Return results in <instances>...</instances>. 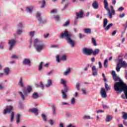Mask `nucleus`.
I'll return each instance as SVG.
<instances>
[{"label": "nucleus", "mask_w": 127, "mask_h": 127, "mask_svg": "<svg viewBox=\"0 0 127 127\" xmlns=\"http://www.w3.org/2000/svg\"><path fill=\"white\" fill-rule=\"evenodd\" d=\"M114 90L116 92H124L127 100V85L124 81L116 82L114 84Z\"/></svg>", "instance_id": "1"}, {"label": "nucleus", "mask_w": 127, "mask_h": 127, "mask_svg": "<svg viewBox=\"0 0 127 127\" xmlns=\"http://www.w3.org/2000/svg\"><path fill=\"white\" fill-rule=\"evenodd\" d=\"M64 37L67 43L70 44L72 47L75 46V41L72 39V37H73V35H72V34L68 32V31L65 30L64 33H62L60 36V38L61 39H63Z\"/></svg>", "instance_id": "2"}, {"label": "nucleus", "mask_w": 127, "mask_h": 127, "mask_svg": "<svg viewBox=\"0 0 127 127\" xmlns=\"http://www.w3.org/2000/svg\"><path fill=\"white\" fill-rule=\"evenodd\" d=\"M34 45L38 52H40L41 50L44 49V44L42 43V41L38 38H36L34 40Z\"/></svg>", "instance_id": "3"}, {"label": "nucleus", "mask_w": 127, "mask_h": 127, "mask_svg": "<svg viewBox=\"0 0 127 127\" xmlns=\"http://www.w3.org/2000/svg\"><path fill=\"white\" fill-rule=\"evenodd\" d=\"M31 86H28L27 89H23V93L20 91L19 92V94L20 95L22 101H24V100H25V98L27 97V93H30V92H31Z\"/></svg>", "instance_id": "4"}, {"label": "nucleus", "mask_w": 127, "mask_h": 127, "mask_svg": "<svg viewBox=\"0 0 127 127\" xmlns=\"http://www.w3.org/2000/svg\"><path fill=\"white\" fill-rule=\"evenodd\" d=\"M108 22H109V21H108V19L104 18L103 22V27L104 28V29L105 30H109L110 29V27L113 26V23H110L107 26V24H108Z\"/></svg>", "instance_id": "5"}, {"label": "nucleus", "mask_w": 127, "mask_h": 127, "mask_svg": "<svg viewBox=\"0 0 127 127\" xmlns=\"http://www.w3.org/2000/svg\"><path fill=\"white\" fill-rule=\"evenodd\" d=\"M118 63L120 65H121L123 68H125V69H127V62H126V61H123V58H121L119 60Z\"/></svg>", "instance_id": "6"}, {"label": "nucleus", "mask_w": 127, "mask_h": 127, "mask_svg": "<svg viewBox=\"0 0 127 127\" xmlns=\"http://www.w3.org/2000/svg\"><path fill=\"white\" fill-rule=\"evenodd\" d=\"M60 60L61 61H66V60H67V55H63L61 57V58H60V56L59 55H58L57 56V62L59 63V62H60Z\"/></svg>", "instance_id": "7"}, {"label": "nucleus", "mask_w": 127, "mask_h": 127, "mask_svg": "<svg viewBox=\"0 0 127 127\" xmlns=\"http://www.w3.org/2000/svg\"><path fill=\"white\" fill-rule=\"evenodd\" d=\"M13 109V108L11 106H10L8 107H7L3 111V115H6V114H9L11 113V112H12Z\"/></svg>", "instance_id": "8"}, {"label": "nucleus", "mask_w": 127, "mask_h": 127, "mask_svg": "<svg viewBox=\"0 0 127 127\" xmlns=\"http://www.w3.org/2000/svg\"><path fill=\"white\" fill-rule=\"evenodd\" d=\"M15 43H16V41H15V40L12 39L8 41V44L10 46L9 50H11L13 48Z\"/></svg>", "instance_id": "9"}, {"label": "nucleus", "mask_w": 127, "mask_h": 127, "mask_svg": "<svg viewBox=\"0 0 127 127\" xmlns=\"http://www.w3.org/2000/svg\"><path fill=\"white\" fill-rule=\"evenodd\" d=\"M92 49L84 48L83 49V53L86 55H92Z\"/></svg>", "instance_id": "10"}, {"label": "nucleus", "mask_w": 127, "mask_h": 127, "mask_svg": "<svg viewBox=\"0 0 127 127\" xmlns=\"http://www.w3.org/2000/svg\"><path fill=\"white\" fill-rule=\"evenodd\" d=\"M100 94L101 95V97H102L103 98H107V92H106V89H105V88H101Z\"/></svg>", "instance_id": "11"}, {"label": "nucleus", "mask_w": 127, "mask_h": 127, "mask_svg": "<svg viewBox=\"0 0 127 127\" xmlns=\"http://www.w3.org/2000/svg\"><path fill=\"white\" fill-rule=\"evenodd\" d=\"M75 14L76 15V19H78V18H81L83 17V14H84V12L82 11V10H80L78 13L76 12Z\"/></svg>", "instance_id": "12"}, {"label": "nucleus", "mask_w": 127, "mask_h": 127, "mask_svg": "<svg viewBox=\"0 0 127 127\" xmlns=\"http://www.w3.org/2000/svg\"><path fill=\"white\" fill-rule=\"evenodd\" d=\"M103 3L104 4V8L106 9L107 11H110V8H109V3H108V0H104Z\"/></svg>", "instance_id": "13"}, {"label": "nucleus", "mask_w": 127, "mask_h": 127, "mask_svg": "<svg viewBox=\"0 0 127 127\" xmlns=\"http://www.w3.org/2000/svg\"><path fill=\"white\" fill-rule=\"evenodd\" d=\"M22 64L23 65H28V66H30L31 65L30 60L27 59H24Z\"/></svg>", "instance_id": "14"}, {"label": "nucleus", "mask_w": 127, "mask_h": 127, "mask_svg": "<svg viewBox=\"0 0 127 127\" xmlns=\"http://www.w3.org/2000/svg\"><path fill=\"white\" fill-rule=\"evenodd\" d=\"M99 53H100V49H95V50H93V49H92L91 54H93L94 56H96V55H98Z\"/></svg>", "instance_id": "15"}, {"label": "nucleus", "mask_w": 127, "mask_h": 127, "mask_svg": "<svg viewBox=\"0 0 127 127\" xmlns=\"http://www.w3.org/2000/svg\"><path fill=\"white\" fill-rule=\"evenodd\" d=\"M29 112H30L31 113H33V114H35V115H36V116L38 115V109L37 108L30 109L29 110Z\"/></svg>", "instance_id": "16"}, {"label": "nucleus", "mask_w": 127, "mask_h": 127, "mask_svg": "<svg viewBox=\"0 0 127 127\" xmlns=\"http://www.w3.org/2000/svg\"><path fill=\"white\" fill-rule=\"evenodd\" d=\"M92 74L93 76H97L98 75V69L95 66L92 67Z\"/></svg>", "instance_id": "17"}, {"label": "nucleus", "mask_w": 127, "mask_h": 127, "mask_svg": "<svg viewBox=\"0 0 127 127\" xmlns=\"http://www.w3.org/2000/svg\"><path fill=\"white\" fill-rule=\"evenodd\" d=\"M92 7L94 9H98L99 8V3L97 1H95L92 3Z\"/></svg>", "instance_id": "18"}, {"label": "nucleus", "mask_w": 127, "mask_h": 127, "mask_svg": "<svg viewBox=\"0 0 127 127\" xmlns=\"http://www.w3.org/2000/svg\"><path fill=\"white\" fill-rule=\"evenodd\" d=\"M83 31L86 34H91L92 33V29L90 28L84 29Z\"/></svg>", "instance_id": "19"}, {"label": "nucleus", "mask_w": 127, "mask_h": 127, "mask_svg": "<svg viewBox=\"0 0 127 127\" xmlns=\"http://www.w3.org/2000/svg\"><path fill=\"white\" fill-rule=\"evenodd\" d=\"M47 84H46L45 86L47 88H49L51 85H52V80L51 79H49L47 81Z\"/></svg>", "instance_id": "20"}, {"label": "nucleus", "mask_w": 127, "mask_h": 127, "mask_svg": "<svg viewBox=\"0 0 127 127\" xmlns=\"http://www.w3.org/2000/svg\"><path fill=\"white\" fill-rule=\"evenodd\" d=\"M113 78L115 82H118V81H119V82H122L123 81L120 77H119V76H117V75L113 77Z\"/></svg>", "instance_id": "21"}, {"label": "nucleus", "mask_w": 127, "mask_h": 127, "mask_svg": "<svg viewBox=\"0 0 127 127\" xmlns=\"http://www.w3.org/2000/svg\"><path fill=\"white\" fill-rule=\"evenodd\" d=\"M112 120H113V117L112 116L108 115L106 117V122L109 123V122H111Z\"/></svg>", "instance_id": "22"}, {"label": "nucleus", "mask_w": 127, "mask_h": 127, "mask_svg": "<svg viewBox=\"0 0 127 127\" xmlns=\"http://www.w3.org/2000/svg\"><path fill=\"white\" fill-rule=\"evenodd\" d=\"M39 97V95H38V93L37 92H34L33 93V95L32 96V99H37Z\"/></svg>", "instance_id": "23"}, {"label": "nucleus", "mask_w": 127, "mask_h": 127, "mask_svg": "<svg viewBox=\"0 0 127 127\" xmlns=\"http://www.w3.org/2000/svg\"><path fill=\"white\" fill-rule=\"evenodd\" d=\"M62 93L63 94V99L64 100H66V98H67V94H66V93L64 92V90H62Z\"/></svg>", "instance_id": "24"}, {"label": "nucleus", "mask_w": 127, "mask_h": 127, "mask_svg": "<svg viewBox=\"0 0 127 127\" xmlns=\"http://www.w3.org/2000/svg\"><path fill=\"white\" fill-rule=\"evenodd\" d=\"M20 122V114H18L16 116V123L19 124Z\"/></svg>", "instance_id": "25"}, {"label": "nucleus", "mask_w": 127, "mask_h": 127, "mask_svg": "<svg viewBox=\"0 0 127 127\" xmlns=\"http://www.w3.org/2000/svg\"><path fill=\"white\" fill-rule=\"evenodd\" d=\"M4 73H5L6 76H7L9 73V68L8 67L5 68L4 69Z\"/></svg>", "instance_id": "26"}, {"label": "nucleus", "mask_w": 127, "mask_h": 127, "mask_svg": "<svg viewBox=\"0 0 127 127\" xmlns=\"http://www.w3.org/2000/svg\"><path fill=\"white\" fill-rule=\"evenodd\" d=\"M52 108L53 110V115H56V107H55V105H52Z\"/></svg>", "instance_id": "27"}, {"label": "nucleus", "mask_w": 127, "mask_h": 127, "mask_svg": "<svg viewBox=\"0 0 127 127\" xmlns=\"http://www.w3.org/2000/svg\"><path fill=\"white\" fill-rule=\"evenodd\" d=\"M70 72H71V68H68L66 69V70L64 72V75L65 76H67V75H68V74H69V73H70Z\"/></svg>", "instance_id": "28"}, {"label": "nucleus", "mask_w": 127, "mask_h": 127, "mask_svg": "<svg viewBox=\"0 0 127 127\" xmlns=\"http://www.w3.org/2000/svg\"><path fill=\"white\" fill-rule=\"evenodd\" d=\"M122 114L123 115V118L124 119V120H127V113L125 112H123Z\"/></svg>", "instance_id": "29"}, {"label": "nucleus", "mask_w": 127, "mask_h": 127, "mask_svg": "<svg viewBox=\"0 0 127 127\" xmlns=\"http://www.w3.org/2000/svg\"><path fill=\"white\" fill-rule=\"evenodd\" d=\"M46 4V1L45 0H43V1L42 2V5H41V8H44V6H45V5Z\"/></svg>", "instance_id": "30"}, {"label": "nucleus", "mask_w": 127, "mask_h": 127, "mask_svg": "<svg viewBox=\"0 0 127 127\" xmlns=\"http://www.w3.org/2000/svg\"><path fill=\"white\" fill-rule=\"evenodd\" d=\"M19 85L20 87H23V83L22 82V77H20V78Z\"/></svg>", "instance_id": "31"}, {"label": "nucleus", "mask_w": 127, "mask_h": 127, "mask_svg": "<svg viewBox=\"0 0 127 127\" xmlns=\"http://www.w3.org/2000/svg\"><path fill=\"white\" fill-rule=\"evenodd\" d=\"M105 87L106 91H109V90H111V88L109 86V85L107 84V83H105Z\"/></svg>", "instance_id": "32"}, {"label": "nucleus", "mask_w": 127, "mask_h": 127, "mask_svg": "<svg viewBox=\"0 0 127 127\" xmlns=\"http://www.w3.org/2000/svg\"><path fill=\"white\" fill-rule=\"evenodd\" d=\"M43 67V62H41L39 66V71H41L42 68Z\"/></svg>", "instance_id": "33"}, {"label": "nucleus", "mask_w": 127, "mask_h": 127, "mask_svg": "<svg viewBox=\"0 0 127 127\" xmlns=\"http://www.w3.org/2000/svg\"><path fill=\"white\" fill-rule=\"evenodd\" d=\"M33 9V8H30V7H26V10L27 12H30V13L32 12Z\"/></svg>", "instance_id": "34"}, {"label": "nucleus", "mask_w": 127, "mask_h": 127, "mask_svg": "<svg viewBox=\"0 0 127 127\" xmlns=\"http://www.w3.org/2000/svg\"><path fill=\"white\" fill-rule=\"evenodd\" d=\"M92 42L93 44L94 45V46H97L98 45L97 44V42L96 41V40L94 38H92Z\"/></svg>", "instance_id": "35"}, {"label": "nucleus", "mask_w": 127, "mask_h": 127, "mask_svg": "<svg viewBox=\"0 0 127 127\" xmlns=\"http://www.w3.org/2000/svg\"><path fill=\"white\" fill-rule=\"evenodd\" d=\"M120 70H121V67H120V64L118 63L116 66V71L117 72H120Z\"/></svg>", "instance_id": "36"}, {"label": "nucleus", "mask_w": 127, "mask_h": 127, "mask_svg": "<svg viewBox=\"0 0 127 127\" xmlns=\"http://www.w3.org/2000/svg\"><path fill=\"white\" fill-rule=\"evenodd\" d=\"M104 66L105 68H108V60L106 59L104 61Z\"/></svg>", "instance_id": "37"}, {"label": "nucleus", "mask_w": 127, "mask_h": 127, "mask_svg": "<svg viewBox=\"0 0 127 127\" xmlns=\"http://www.w3.org/2000/svg\"><path fill=\"white\" fill-rule=\"evenodd\" d=\"M61 83L62 85H64V86H67V85H66V81L63 79H61Z\"/></svg>", "instance_id": "38"}, {"label": "nucleus", "mask_w": 127, "mask_h": 127, "mask_svg": "<svg viewBox=\"0 0 127 127\" xmlns=\"http://www.w3.org/2000/svg\"><path fill=\"white\" fill-rule=\"evenodd\" d=\"M92 119L90 116L85 115L83 116L84 120H91Z\"/></svg>", "instance_id": "39"}, {"label": "nucleus", "mask_w": 127, "mask_h": 127, "mask_svg": "<svg viewBox=\"0 0 127 127\" xmlns=\"http://www.w3.org/2000/svg\"><path fill=\"white\" fill-rule=\"evenodd\" d=\"M13 119H14V113L13 112H12L11 113L10 122H12L13 121Z\"/></svg>", "instance_id": "40"}, {"label": "nucleus", "mask_w": 127, "mask_h": 127, "mask_svg": "<svg viewBox=\"0 0 127 127\" xmlns=\"http://www.w3.org/2000/svg\"><path fill=\"white\" fill-rule=\"evenodd\" d=\"M54 18L56 20V21H59V20H60V17L59 15L55 16Z\"/></svg>", "instance_id": "41"}, {"label": "nucleus", "mask_w": 127, "mask_h": 127, "mask_svg": "<svg viewBox=\"0 0 127 127\" xmlns=\"http://www.w3.org/2000/svg\"><path fill=\"white\" fill-rule=\"evenodd\" d=\"M68 5H69V2H66V4H65L64 8L62 9V10L63 11V10H65V9H66V8L67 7H68Z\"/></svg>", "instance_id": "42"}, {"label": "nucleus", "mask_w": 127, "mask_h": 127, "mask_svg": "<svg viewBox=\"0 0 127 127\" xmlns=\"http://www.w3.org/2000/svg\"><path fill=\"white\" fill-rule=\"evenodd\" d=\"M51 13H54V14H55V13H57V9H53L51 11Z\"/></svg>", "instance_id": "43"}, {"label": "nucleus", "mask_w": 127, "mask_h": 127, "mask_svg": "<svg viewBox=\"0 0 127 127\" xmlns=\"http://www.w3.org/2000/svg\"><path fill=\"white\" fill-rule=\"evenodd\" d=\"M37 17H39V18L38 19V20H39V21H41V16H40V14L39 12L37 13Z\"/></svg>", "instance_id": "44"}, {"label": "nucleus", "mask_w": 127, "mask_h": 127, "mask_svg": "<svg viewBox=\"0 0 127 127\" xmlns=\"http://www.w3.org/2000/svg\"><path fill=\"white\" fill-rule=\"evenodd\" d=\"M42 117L44 122H46L47 121V118H46V116H45V115L42 114Z\"/></svg>", "instance_id": "45"}, {"label": "nucleus", "mask_w": 127, "mask_h": 127, "mask_svg": "<svg viewBox=\"0 0 127 127\" xmlns=\"http://www.w3.org/2000/svg\"><path fill=\"white\" fill-rule=\"evenodd\" d=\"M64 87V93H67L68 92V87H67V85H65Z\"/></svg>", "instance_id": "46"}, {"label": "nucleus", "mask_w": 127, "mask_h": 127, "mask_svg": "<svg viewBox=\"0 0 127 127\" xmlns=\"http://www.w3.org/2000/svg\"><path fill=\"white\" fill-rule=\"evenodd\" d=\"M69 23H70V22L67 20L64 23L63 26H68V25H69Z\"/></svg>", "instance_id": "47"}, {"label": "nucleus", "mask_w": 127, "mask_h": 127, "mask_svg": "<svg viewBox=\"0 0 127 127\" xmlns=\"http://www.w3.org/2000/svg\"><path fill=\"white\" fill-rule=\"evenodd\" d=\"M76 88L77 89V90L78 91H79V90H80V83L79 82H78L77 84H76Z\"/></svg>", "instance_id": "48"}, {"label": "nucleus", "mask_w": 127, "mask_h": 127, "mask_svg": "<svg viewBox=\"0 0 127 127\" xmlns=\"http://www.w3.org/2000/svg\"><path fill=\"white\" fill-rule=\"evenodd\" d=\"M111 74L113 76V78L116 76H117V74L116 73V71L112 70Z\"/></svg>", "instance_id": "49"}, {"label": "nucleus", "mask_w": 127, "mask_h": 127, "mask_svg": "<svg viewBox=\"0 0 127 127\" xmlns=\"http://www.w3.org/2000/svg\"><path fill=\"white\" fill-rule=\"evenodd\" d=\"M11 58L13 59H17L18 58V57L15 55H13L11 57Z\"/></svg>", "instance_id": "50"}, {"label": "nucleus", "mask_w": 127, "mask_h": 127, "mask_svg": "<svg viewBox=\"0 0 127 127\" xmlns=\"http://www.w3.org/2000/svg\"><path fill=\"white\" fill-rule=\"evenodd\" d=\"M83 37H85V35H82L81 33L79 34V38H80V39H81V38H83Z\"/></svg>", "instance_id": "51"}, {"label": "nucleus", "mask_w": 127, "mask_h": 127, "mask_svg": "<svg viewBox=\"0 0 127 127\" xmlns=\"http://www.w3.org/2000/svg\"><path fill=\"white\" fill-rule=\"evenodd\" d=\"M71 104L72 105H73V104H75V98H73L71 99Z\"/></svg>", "instance_id": "52"}, {"label": "nucleus", "mask_w": 127, "mask_h": 127, "mask_svg": "<svg viewBox=\"0 0 127 127\" xmlns=\"http://www.w3.org/2000/svg\"><path fill=\"white\" fill-rule=\"evenodd\" d=\"M124 7H120L118 8L119 11H123V10H124Z\"/></svg>", "instance_id": "53"}, {"label": "nucleus", "mask_w": 127, "mask_h": 127, "mask_svg": "<svg viewBox=\"0 0 127 127\" xmlns=\"http://www.w3.org/2000/svg\"><path fill=\"white\" fill-rule=\"evenodd\" d=\"M125 15H126V14H125V13H123V14H121L119 15V17H120V18H123V17H124Z\"/></svg>", "instance_id": "54"}, {"label": "nucleus", "mask_w": 127, "mask_h": 127, "mask_svg": "<svg viewBox=\"0 0 127 127\" xmlns=\"http://www.w3.org/2000/svg\"><path fill=\"white\" fill-rule=\"evenodd\" d=\"M40 84L41 85L40 87H41V89H42V90H43L44 89V85H43V83H42V82H40Z\"/></svg>", "instance_id": "55"}, {"label": "nucleus", "mask_w": 127, "mask_h": 127, "mask_svg": "<svg viewBox=\"0 0 127 127\" xmlns=\"http://www.w3.org/2000/svg\"><path fill=\"white\" fill-rule=\"evenodd\" d=\"M108 12H109V17L110 18H112V13L111 12V9H110V11H108Z\"/></svg>", "instance_id": "56"}, {"label": "nucleus", "mask_w": 127, "mask_h": 127, "mask_svg": "<svg viewBox=\"0 0 127 127\" xmlns=\"http://www.w3.org/2000/svg\"><path fill=\"white\" fill-rule=\"evenodd\" d=\"M98 63H99V68L100 69H101V68H102V67H103V65H102V63H101V62H99Z\"/></svg>", "instance_id": "57"}, {"label": "nucleus", "mask_w": 127, "mask_h": 127, "mask_svg": "<svg viewBox=\"0 0 127 127\" xmlns=\"http://www.w3.org/2000/svg\"><path fill=\"white\" fill-rule=\"evenodd\" d=\"M49 36V33L44 34V37L45 38H47V37Z\"/></svg>", "instance_id": "58"}, {"label": "nucleus", "mask_w": 127, "mask_h": 127, "mask_svg": "<svg viewBox=\"0 0 127 127\" xmlns=\"http://www.w3.org/2000/svg\"><path fill=\"white\" fill-rule=\"evenodd\" d=\"M117 33V30H114L112 33V36H114L115 35H116V34Z\"/></svg>", "instance_id": "59"}, {"label": "nucleus", "mask_w": 127, "mask_h": 127, "mask_svg": "<svg viewBox=\"0 0 127 127\" xmlns=\"http://www.w3.org/2000/svg\"><path fill=\"white\" fill-rule=\"evenodd\" d=\"M30 35L33 37V35H34V31H32L30 32Z\"/></svg>", "instance_id": "60"}, {"label": "nucleus", "mask_w": 127, "mask_h": 127, "mask_svg": "<svg viewBox=\"0 0 127 127\" xmlns=\"http://www.w3.org/2000/svg\"><path fill=\"white\" fill-rule=\"evenodd\" d=\"M121 98H122V99H123V100H125V99H127V97H126V94H123L121 96Z\"/></svg>", "instance_id": "61"}, {"label": "nucleus", "mask_w": 127, "mask_h": 127, "mask_svg": "<svg viewBox=\"0 0 127 127\" xmlns=\"http://www.w3.org/2000/svg\"><path fill=\"white\" fill-rule=\"evenodd\" d=\"M52 48H55L56 47H58V45H52L51 46Z\"/></svg>", "instance_id": "62"}, {"label": "nucleus", "mask_w": 127, "mask_h": 127, "mask_svg": "<svg viewBox=\"0 0 127 127\" xmlns=\"http://www.w3.org/2000/svg\"><path fill=\"white\" fill-rule=\"evenodd\" d=\"M125 78L127 80V70H125Z\"/></svg>", "instance_id": "63"}, {"label": "nucleus", "mask_w": 127, "mask_h": 127, "mask_svg": "<svg viewBox=\"0 0 127 127\" xmlns=\"http://www.w3.org/2000/svg\"><path fill=\"white\" fill-rule=\"evenodd\" d=\"M123 124L124 125V126H126V127H127V122L126 121H123Z\"/></svg>", "instance_id": "64"}]
</instances>
